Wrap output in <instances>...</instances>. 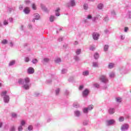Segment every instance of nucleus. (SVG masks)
Returning a JSON list of instances; mask_svg holds the SVG:
<instances>
[{"label":"nucleus","mask_w":131,"mask_h":131,"mask_svg":"<svg viewBox=\"0 0 131 131\" xmlns=\"http://www.w3.org/2000/svg\"><path fill=\"white\" fill-rule=\"evenodd\" d=\"M99 79L102 81V82H107V81H108L107 78H106V76L104 75H101L99 77Z\"/></svg>","instance_id":"1"},{"label":"nucleus","mask_w":131,"mask_h":131,"mask_svg":"<svg viewBox=\"0 0 131 131\" xmlns=\"http://www.w3.org/2000/svg\"><path fill=\"white\" fill-rule=\"evenodd\" d=\"M99 36L100 35L98 34V33H94L93 35V37L95 40H97L99 38Z\"/></svg>","instance_id":"2"},{"label":"nucleus","mask_w":131,"mask_h":131,"mask_svg":"<svg viewBox=\"0 0 131 131\" xmlns=\"http://www.w3.org/2000/svg\"><path fill=\"white\" fill-rule=\"evenodd\" d=\"M28 72L30 74H32L33 73H34V69L33 68H29L28 70Z\"/></svg>","instance_id":"3"},{"label":"nucleus","mask_w":131,"mask_h":131,"mask_svg":"<svg viewBox=\"0 0 131 131\" xmlns=\"http://www.w3.org/2000/svg\"><path fill=\"white\" fill-rule=\"evenodd\" d=\"M128 128V125L124 124L121 127V130H126Z\"/></svg>","instance_id":"4"},{"label":"nucleus","mask_w":131,"mask_h":131,"mask_svg":"<svg viewBox=\"0 0 131 131\" xmlns=\"http://www.w3.org/2000/svg\"><path fill=\"white\" fill-rule=\"evenodd\" d=\"M89 91L88 89H85L83 92V97H86L89 95Z\"/></svg>","instance_id":"5"},{"label":"nucleus","mask_w":131,"mask_h":131,"mask_svg":"<svg viewBox=\"0 0 131 131\" xmlns=\"http://www.w3.org/2000/svg\"><path fill=\"white\" fill-rule=\"evenodd\" d=\"M107 125H111V124H114L115 122V121L114 120H110L108 121H107Z\"/></svg>","instance_id":"6"},{"label":"nucleus","mask_w":131,"mask_h":131,"mask_svg":"<svg viewBox=\"0 0 131 131\" xmlns=\"http://www.w3.org/2000/svg\"><path fill=\"white\" fill-rule=\"evenodd\" d=\"M24 13H25V14H29V13L30 12V9H29V8L26 7L24 9Z\"/></svg>","instance_id":"7"},{"label":"nucleus","mask_w":131,"mask_h":131,"mask_svg":"<svg viewBox=\"0 0 131 131\" xmlns=\"http://www.w3.org/2000/svg\"><path fill=\"white\" fill-rule=\"evenodd\" d=\"M23 88L25 90H29V88H30V85L28 84H26L23 86Z\"/></svg>","instance_id":"8"},{"label":"nucleus","mask_w":131,"mask_h":131,"mask_svg":"<svg viewBox=\"0 0 131 131\" xmlns=\"http://www.w3.org/2000/svg\"><path fill=\"white\" fill-rule=\"evenodd\" d=\"M34 17L36 20H39V18H40V17L39 16V14H38V13L34 14Z\"/></svg>","instance_id":"9"},{"label":"nucleus","mask_w":131,"mask_h":131,"mask_svg":"<svg viewBox=\"0 0 131 131\" xmlns=\"http://www.w3.org/2000/svg\"><path fill=\"white\" fill-rule=\"evenodd\" d=\"M9 100L10 99L9 98V96H5L4 97V101L5 102V103H8Z\"/></svg>","instance_id":"10"},{"label":"nucleus","mask_w":131,"mask_h":131,"mask_svg":"<svg viewBox=\"0 0 131 131\" xmlns=\"http://www.w3.org/2000/svg\"><path fill=\"white\" fill-rule=\"evenodd\" d=\"M108 112L110 114H114L115 111H114V108H110L108 111Z\"/></svg>","instance_id":"11"},{"label":"nucleus","mask_w":131,"mask_h":131,"mask_svg":"<svg viewBox=\"0 0 131 131\" xmlns=\"http://www.w3.org/2000/svg\"><path fill=\"white\" fill-rule=\"evenodd\" d=\"M25 82L26 83H29V82H30V79H29V78L27 77L25 78Z\"/></svg>","instance_id":"12"},{"label":"nucleus","mask_w":131,"mask_h":131,"mask_svg":"<svg viewBox=\"0 0 131 131\" xmlns=\"http://www.w3.org/2000/svg\"><path fill=\"white\" fill-rule=\"evenodd\" d=\"M59 11H60V8H57V10L55 11L56 12V16L58 17V16H60V13H59Z\"/></svg>","instance_id":"13"},{"label":"nucleus","mask_w":131,"mask_h":131,"mask_svg":"<svg viewBox=\"0 0 131 131\" xmlns=\"http://www.w3.org/2000/svg\"><path fill=\"white\" fill-rule=\"evenodd\" d=\"M89 71H85L83 72L82 74L83 75L86 76L87 75H89Z\"/></svg>","instance_id":"14"},{"label":"nucleus","mask_w":131,"mask_h":131,"mask_svg":"<svg viewBox=\"0 0 131 131\" xmlns=\"http://www.w3.org/2000/svg\"><path fill=\"white\" fill-rule=\"evenodd\" d=\"M113 67H114V63H110L108 64V68H110V69H112V68H113Z\"/></svg>","instance_id":"15"},{"label":"nucleus","mask_w":131,"mask_h":131,"mask_svg":"<svg viewBox=\"0 0 131 131\" xmlns=\"http://www.w3.org/2000/svg\"><path fill=\"white\" fill-rule=\"evenodd\" d=\"M99 57H100V55H99V53H96L95 54V55H94L95 59H97L99 58Z\"/></svg>","instance_id":"16"},{"label":"nucleus","mask_w":131,"mask_h":131,"mask_svg":"<svg viewBox=\"0 0 131 131\" xmlns=\"http://www.w3.org/2000/svg\"><path fill=\"white\" fill-rule=\"evenodd\" d=\"M18 83L19 84H23L24 83V81H23V79H18Z\"/></svg>","instance_id":"17"},{"label":"nucleus","mask_w":131,"mask_h":131,"mask_svg":"<svg viewBox=\"0 0 131 131\" xmlns=\"http://www.w3.org/2000/svg\"><path fill=\"white\" fill-rule=\"evenodd\" d=\"M2 43L3 45H6V43H8V40L7 39H3L2 41Z\"/></svg>","instance_id":"18"},{"label":"nucleus","mask_w":131,"mask_h":131,"mask_svg":"<svg viewBox=\"0 0 131 131\" xmlns=\"http://www.w3.org/2000/svg\"><path fill=\"white\" fill-rule=\"evenodd\" d=\"M103 4H100L98 6V8L100 10H101V9H103Z\"/></svg>","instance_id":"19"},{"label":"nucleus","mask_w":131,"mask_h":131,"mask_svg":"<svg viewBox=\"0 0 131 131\" xmlns=\"http://www.w3.org/2000/svg\"><path fill=\"white\" fill-rule=\"evenodd\" d=\"M81 53V49H77L76 51V53L77 55H79Z\"/></svg>","instance_id":"20"},{"label":"nucleus","mask_w":131,"mask_h":131,"mask_svg":"<svg viewBox=\"0 0 131 131\" xmlns=\"http://www.w3.org/2000/svg\"><path fill=\"white\" fill-rule=\"evenodd\" d=\"M33 64H36V63H37V62H38V60H37V59H33L32 61Z\"/></svg>","instance_id":"21"},{"label":"nucleus","mask_w":131,"mask_h":131,"mask_svg":"<svg viewBox=\"0 0 131 131\" xmlns=\"http://www.w3.org/2000/svg\"><path fill=\"white\" fill-rule=\"evenodd\" d=\"M75 114L76 116H79L80 115V112L79 111L75 112Z\"/></svg>","instance_id":"22"},{"label":"nucleus","mask_w":131,"mask_h":131,"mask_svg":"<svg viewBox=\"0 0 131 131\" xmlns=\"http://www.w3.org/2000/svg\"><path fill=\"white\" fill-rule=\"evenodd\" d=\"M71 5L72 6H75V1H74V0H71Z\"/></svg>","instance_id":"23"},{"label":"nucleus","mask_w":131,"mask_h":131,"mask_svg":"<svg viewBox=\"0 0 131 131\" xmlns=\"http://www.w3.org/2000/svg\"><path fill=\"white\" fill-rule=\"evenodd\" d=\"M89 110H92V109H94V105H90L88 107Z\"/></svg>","instance_id":"24"},{"label":"nucleus","mask_w":131,"mask_h":131,"mask_svg":"<svg viewBox=\"0 0 131 131\" xmlns=\"http://www.w3.org/2000/svg\"><path fill=\"white\" fill-rule=\"evenodd\" d=\"M8 93V91H4L1 94V96H5L6 95H7V94Z\"/></svg>","instance_id":"25"},{"label":"nucleus","mask_w":131,"mask_h":131,"mask_svg":"<svg viewBox=\"0 0 131 131\" xmlns=\"http://www.w3.org/2000/svg\"><path fill=\"white\" fill-rule=\"evenodd\" d=\"M32 7L33 10H36V6L35 5V4H33L32 5Z\"/></svg>","instance_id":"26"},{"label":"nucleus","mask_w":131,"mask_h":131,"mask_svg":"<svg viewBox=\"0 0 131 131\" xmlns=\"http://www.w3.org/2000/svg\"><path fill=\"white\" fill-rule=\"evenodd\" d=\"M15 64V60H12L9 63V66H12Z\"/></svg>","instance_id":"27"},{"label":"nucleus","mask_w":131,"mask_h":131,"mask_svg":"<svg viewBox=\"0 0 131 131\" xmlns=\"http://www.w3.org/2000/svg\"><path fill=\"white\" fill-rule=\"evenodd\" d=\"M83 111L84 113H88V111H89V108H84Z\"/></svg>","instance_id":"28"},{"label":"nucleus","mask_w":131,"mask_h":131,"mask_svg":"<svg viewBox=\"0 0 131 131\" xmlns=\"http://www.w3.org/2000/svg\"><path fill=\"white\" fill-rule=\"evenodd\" d=\"M54 16H51L50 17V22H53L54 21Z\"/></svg>","instance_id":"29"},{"label":"nucleus","mask_w":131,"mask_h":131,"mask_svg":"<svg viewBox=\"0 0 131 131\" xmlns=\"http://www.w3.org/2000/svg\"><path fill=\"white\" fill-rule=\"evenodd\" d=\"M115 74L114 73L112 72L110 74V77H114Z\"/></svg>","instance_id":"30"},{"label":"nucleus","mask_w":131,"mask_h":131,"mask_svg":"<svg viewBox=\"0 0 131 131\" xmlns=\"http://www.w3.org/2000/svg\"><path fill=\"white\" fill-rule=\"evenodd\" d=\"M119 121H123L124 120V118L123 117H120L119 119Z\"/></svg>","instance_id":"31"},{"label":"nucleus","mask_w":131,"mask_h":131,"mask_svg":"<svg viewBox=\"0 0 131 131\" xmlns=\"http://www.w3.org/2000/svg\"><path fill=\"white\" fill-rule=\"evenodd\" d=\"M55 61V63H59V62H61V59L57 58Z\"/></svg>","instance_id":"32"},{"label":"nucleus","mask_w":131,"mask_h":131,"mask_svg":"<svg viewBox=\"0 0 131 131\" xmlns=\"http://www.w3.org/2000/svg\"><path fill=\"white\" fill-rule=\"evenodd\" d=\"M108 48H109V46L108 45H105L104 46V51H107Z\"/></svg>","instance_id":"33"},{"label":"nucleus","mask_w":131,"mask_h":131,"mask_svg":"<svg viewBox=\"0 0 131 131\" xmlns=\"http://www.w3.org/2000/svg\"><path fill=\"white\" fill-rule=\"evenodd\" d=\"M29 130H32V129L33 128V127H32V125H30L28 127Z\"/></svg>","instance_id":"34"},{"label":"nucleus","mask_w":131,"mask_h":131,"mask_svg":"<svg viewBox=\"0 0 131 131\" xmlns=\"http://www.w3.org/2000/svg\"><path fill=\"white\" fill-rule=\"evenodd\" d=\"M74 107H75V108H78L79 107V105L77 103L74 104Z\"/></svg>","instance_id":"35"},{"label":"nucleus","mask_w":131,"mask_h":131,"mask_svg":"<svg viewBox=\"0 0 131 131\" xmlns=\"http://www.w3.org/2000/svg\"><path fill=\"white\" fill-rule=\"evenodd\" d=\"M59 93H60V89H57L56 90V95H59Z\"/></svg>","instance_id":"36"},{"label":"nucleus","mask_w":131,"mask_h":131,"mask_svg":"<svg viewBox=\"0 0 131 131\" xmlns=\"http://www.w3.org/2000/svg\"><path fill=\"white\" fill-rule=\"evenodd\" d=\"M117 102H118L119 103H120L121 102V98H117Z\"/></svg>","instance_id":"37"},{"label":"nucleus","mask_w":131,"mask_h":131,"mask_svg":"<svg viewBox=\"0 0 131 131\" xmlns=\"http://www.w3.org/2000/svg\"><path fill=\"white\" fill-rule=\"evenodd\" d=\"M83 8H84V10H88V5L84 4L83 5Z\"/></svg>","instance_id":"38"},{"label":"nucleus","mask_w":131,"mask_h":131,"mask_svg":"<svg viewBox=\"0 0 131 131\" xmlns=\"http://www.w3.org/2000/svg\"><path fill=\"white\" fill-rule=\"evenodd\" d=\"M25 3L27 5H28V4H30V1L29 0H25Z\"/></svg>","instance_id":"39"},{"label":"nucleus","mask_w":131,"mask_h":131,"mask_svg":"<svg viewBox=\"0 0 131 131\" xmlns=\"http://www.w3.org/2000/svg\"><path fill=\"white\" fill-rule=\"evenodd\" d=\"M23 129V128L22 127V126H20L18 127V131H22Z\"/></svg>","instance_id":"40"},{"label":"nucleus","mask_w":131,"mask_h":131,"mask_svg":"<svg viewBox=\"0 0 131 131\" xmlns=\"http://www.w3.org/2000/svg\"><path fill=\"white\" fill-rule=\"evenodd\" d=\"M93 65L94 67H97V66H98V63H97V62H93Z\"/></svg>","instance_id":"41"},{"label":"nucleus","mask_w":131,"mask_h":131,"mask_svg":"<svg viewBox=\"0 0 131 131\" xmlns=\"http://www.w3.org/2000/svg\"><path fill=\"white\" fill-rule=\"evenodd\" d=\"M12 117H14V118L17 117V115L15 113H12Z\"/></svg>","instance_id":"42"},{"label":"nucleus","mask_w":131,"mask_h":131,"mask_svg":"<svg viewBox=\"0 0 131 131\" xmlns=\"http://www.w3.org/2000/svg\"><path fill=\"white\" fill-rule=\"evenodd\" d=\"M29 57H26L25 58V62H29Z\"/></svg>","instance_id":"43"},{"label":"nucleus","mask_w":131,"mask_h":131,"mask_svg":"<svg viewBox=\"0 0 131 131\" xmlns=\"http://www.w3.org/2000/svg\"><path fill=\"white\" fill-rule=\"evenodd\" d=\"M4 25H8V24H9V23L7 22V20H4Z\"/></svg>","instance_id":"44"},{"label":"nucleus","mask_w":131,"mask_h":131,"mask_svg":"<svg viewBox=\"0 0 131 131\" xmlns=\"http://www.w3.org/2000/svg\"><path fill=\"white\" fill-rule=\"evenodd\" d=\"M21 125H24L25 124V121L22 120L21 121Z\"/></svg>","instance_id":"45"},{"label":"nucleus","mask_w":131,"mask_h":131,"mask_svg":"<svg viewBox=\"0 0 131 131\" xmlns=\"http://www.w3.org/2000/svg\"><path fill=\"white\" fill-rule=\"evenodd\" d=\"M43 60L45 62H49V61H50V59H49L48 58H45Z\"/></svg>","instance_id":"46"},{"label":"nucleus","mask_w":131,"mask_h":131,"mask_svg":"<svg viewBox=\"0 0 131 131\" xmlns=\"http://www.w3.org/2000/svg\"><path fill=\"white\" fill-rule=\"evenodd\" d=\"M128 30V28L127 27H125L124 28V31L125 32H126Z\"/></svg>","instance_id":"47"},{"label":"nucleus","mask_w":131,"mask_h":131,"mask_svg":"<svg viewBox=\"0 0 131 131\" xmlns=\"http://www.w3.org/2000/svg\"><path fill=\"white\" fill-rule=\"evenodd\" d=\"M83 89V85H80L79 87V90H81L82 89Z\"/></svg>","instance_id":"48"},{"label":"nucleus","mask_w":131,"mask_h":131,"mask_svg":"<svg viewBox=\"0 0 131 131\" xmlns=\"http://www.w3.org/2000/svg\"><path fill=\"white\" fill-rule=\"evenodd\" d=\"M90 50L91 51H94L95 50V47L94 46L91 47Z\"/></svg>","instance_id":"49"},{"label":"nucleus","mask_w":131,"mask_h":131,"mask_svg":"<svg viewBox=\"0 0 131 131\" xmlns=\"http://www.w3.org/2000/svg\"><path fill=\"white\" fill-rule=\"evenodd\" d=\"M83 124L84 125H88V124H89V122L84 121V122H83Z\"/></svg>","instance_id":"50"},{"label":"nucleus","mask_w":131,"mask_h":131,"mask_svg":"<svg viewBox=\"0 0 131 131\" xmlns=\"http://www.w3.org/2000/svg\"><path fill=\"white\" fill-rule=\"evenodd\" d=\"M92 15H89L88 16V17H87V18L88 19H92Z\"/></svg>","instance_id":"51"},{"label":"nucleus","mask_w":131,"mask_h":131,"mask_svg":"<svg viewBox=\"0 0 131 131\" xmlns=\"http://www.w3.org/2000/svg\"><path fill=\"white\" fill-rule=\"evenodd\" d=\"M10 130L11 131H14L15 130V127H12Z\"/></svg>","instance_id":"52"},{"label":"nucleus","mask_w":131,"mask_h":131,"mask_svg":"<svg viewBox=\"0 0 131 131\" xmlns=\"http://www.w3.org/2000/svg\"><path fill=\"white\" fill-rule=\"evenodd\" d=\"M94 86H95V88H99V85L98 84H94Z\"/></svg>","instance_id":"53"},{"label":"nucleus","mask_w":131,"mask_h":131,"mask_svg":"<svg viewBox=\"0 0 131 131\" xmlns=\"http://www.w3.org/2000/svg\"><path fill=\"white\" fill-rule=\"evenodd\" d=\"M75 59L76 60V61H78V60H79V58L77 57H75Z\"/></svg>","instance_id":"54"},{"label":"nucleus","mask_w":131,"mask_h":131,"mask_svg":"<svg viewBox=\"0 0 131 131\" xmlns=\"http://www.w3.org/2000/svg\"><path fill=\"white\" fill-rule=\"evenodd\" d=\"M19 9H20V10H23V6H20V7H19Z\"/></svg>","instance_id":"55"},{"label":"nucleus","mask_w":131,"mask_h":131,"mask_svg":"<svg viewBox=\"0 0 131 131\" xmlns=\"http://www.w3.org/2000/svg\"><path fill=\"white\" fill-rule=\"evenodd\" d=\"M10 46L13 47V43L10 42Z\"/></svg>","instance_id":"56"},{"label":"nucleus","mask_w":131,"mask_h":131,"mask_svg":"<svg viewBox=\"0 0 131 131\" xmlns=\"http://www.w3.org/2000/svg\"><path fill=\"white\" fill-rule=\"evenodd\" d=\"M9 20H10V21H13V18H9Z\"/></svg>","instance_id":"57"},{"label":"nucleus","mask_w":131,"mask_h":131,"mask_svg":"<svg viewBox=\"0 0 131 131\" xmlns=\"http://www.w3.org/2000/svg\"><path fill=\"white\" fill-rule=\"evenodd\" d=\"M59 41H62V40H63V38H60V39H59Z\"/></svg>","instance_id":"58"},{"label":"nucleus","mask_w":131,"mask_h":131,"mask_svg":"<svg viewBox=\"0 0 131 131\" xmlns=\"http://www.w3.org/2000/svg\"><path fill=\"white\" fill-rule=\"evenodd\" d=\"M3 125V123H0V127H2V126Z\"/></svg>","instance_id":"59"},{"label":"nucleus","mask_w":131,"mask_h":131,"mask_svg":"<svg viewBox=\"0 0 131 131\" xmlns=\"http://www.w3.org/2000/svg\"><path fill=\"white\" fill-rule=\"evenodd\" d=\"M78 42H77V41H75V45H78Z\"/></svg>","instance_id":"60"},{"label":"nucleus","mask_w":131,"mask_h":131,"mask_svg":"<svg viewBox=\"0 0 131 131\" xmlns=\"http://www.w3.org/2000/svg\"><path fill=\"white\" fill-rule=\"evenodd\" d=\"M2 86V83H0V88Z\"/></svg>","instance_id":"61"},{"label":"nucleus","mask_w":131,"mask_h":131,"mask_svg":"<svg viewBox=\"0 0 131 131\" xmlns=\"http://www.w3.org/2000/svg\"><path fill=\"white\" fill-rule=\"evenodd\" d=\"M121 38H123V36H121Z\"/></svg>","instance_id":"62"},{"label":"nucleus","mask_w":131,"mask_h":131,"mask_svg":"<svg viewBox=\"0 0 131 131\" xmlns=\"http://www.w3.org/2000/svg\"><path fill=\"white\" fill-rule=\"evenodd\" d=\"M121 38H123V36H121Z\"/></svg>","instance_id":"63"},{"label":"nucleus","mask_w":131,"mask_h":131,"mask_svg":"<svg viewBox=\"0 0 131 131\" xmlns=\"http://www.w3.org/2000/svg\"><path fill=\"white\" fill-rule=\"evenodd\" d=\"M33 21L34 22H35V20H33Z\"/></svg>","instance_id":"64"}]
</instances>
